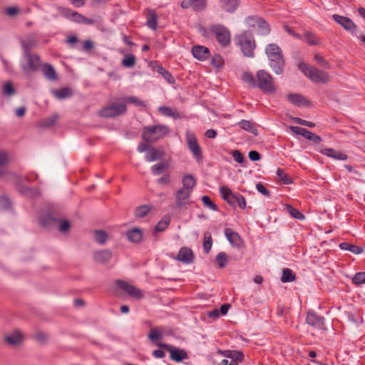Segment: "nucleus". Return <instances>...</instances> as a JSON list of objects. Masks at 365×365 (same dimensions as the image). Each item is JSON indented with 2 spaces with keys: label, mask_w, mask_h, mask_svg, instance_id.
I'll return each instance as SVG.
<instances>
[{
  "label": "nucleus",
  "mask_w": 365,
  "mask_h": 365,
  "mask_svg": "<svg viewBox=\"0 0 365 365\" xmlns=\"http://www.w3.org/2000/svg\"><path fill=\"white\" fill-rule=\"evenodd\" d=\"M306 42L310 46H315L319 44V39L316 36L309 31H305L304 34Z\"/></svg>",
  "instance_id": "nucleus-43"
},
{
  "label": "nucleus",
  "mask_w": 365,
  "mask_h": 365,
  "mask_svg": "<svg viewBox=\"0 0 365 365\" xmlns=\"http://www.w3.org/2000/svg\"><path fill=\"white\" fill-rule=\"evenodd\" d=\"M70 227H71V224H70L69 221L63 220L60 221L58 230H59V231H61L62 232H67L70 229Z\"/></svg>",
  "instance_id": "nucleus-64"
},
{
  "label": "nucleus",
  "mask_w": 365,
  "mask_h": 365,
  "mask_svg": "<svg viewBox=\"0 0 365 365\" xmlns=\"http://www.w3.org/2000/svg\"><path fill=\"white\" fill-rule=\"evenodd\" d=\"M299 68L314 83H327L329 81V76L327 73H325L315 67L308 66L305 63H299Z\"/></svg>",
  "instance_id": "nucleus-3"
},
{
  "label": "nucleus",
  "mask_w": 365,
  "mask_h": 365,
  "mask_svg": "<svg viewBox=\"0 0 365 365\" xmlns=\"http://www.w3.org/2000/svg\"><path fill=\"white\" fill-rule=\"evenodd\" d=\"M57 10L59 14L63 17L78 24L82 23L84 16L80 13L75 11L69 8H65L63 6H58Z\"/></svg>",
  "instance_id": "nucleus-12"
},
{
  "label": "nucleus",
  "mask_w": 365,
  "mask_h": 365,
  "mask_svg": "<svg viewBox=\"0 0 365 365\" xmlns=\"http://www.w3.org/2000/svg\"><path fill=\"white\" fill-rule=\"evenodd\" d=\"M314 59L317 62V63L325 68H330L329 63L325 60L323 56L319 53H315L314 56Z\"/></svg>",
  "instance_id": "nucleus-52"
},
{
  "label": "nucleus",
  "mask_w": 365,
  "mask_h": 365,
  "mask_svg": "<svg viewBox=\"0 0 365 365\" xmlns=\"http://www.w3.org/2000/svg\"><path fill=\"white\" fill-rule=\"evenodd\" d=\"M127 110L125 104L112 103L99 110V115L103 118H113L125 113Z\"/></svg>",
  "instance_id": "nucleus-8"
},
{
  "label": "nucleus",
  "mask_w": 365,
  "mask_h": 365,
  "mask_svg": "<svg viewBox=\"0 0 365 365\" xmlns=\"http://www.w3.org/2000/svg\"><path fill=\"white\" fill-rule=\"evenodd\" d=\"M158 72L162 75L165 79H166L169 83H173L174 82V78L173 77V76L168 71H166L164 68L163 67H159L158 69Z\"/></svg>",
  "instance_id": "nucleus-58"
},
{
  "label": "nucleus",
  "mask_w": 365,
  "mask_h": 365,
  "mask_svg": "<svg viewBox=\"0 0 365 365\" xmlns=\"http://www.w3.org/2000/svg\"><path fill=\"white\" fill-rule=\"evenodd\" d=\"M177 259L185 263L191 262L193 259L192 251L187 247L181 248L177 255Z\"/></svg>",
  "instance_id": "nucleus-23"
},
{
  "label": "nucleus",
  "mask_w": 365,
  "mask_h": 365,
  "mask_svg": "<svg viewBox=\"0 0 365 365\" xmlns=\"http://www.w3.org/2000/svg\"><path fill=\"white\" fill-rule=\"evenodd\" d=\"M242 79L245 83H247L252 88H256L257 79L255 78V77L251 73L246 72L243 73Z\"/></svg>",
  "instance_id": "nucleus-45"
},
{
  "label": "nucleus",
  "mask_w": 365,
  "mask_h": 365,
  "mask_svg": "<svg viewBox=\"0 0 365 365\" xmlns=\"http://www.w3.org/2000/svg\"><path fill=\"white\" fill-rule=\"evenodd\" d=\"M54 95L57 98L61 99L71 96V93L69 88H63L54 91Z\"/></svg>",
  "instance_id": "nucleus-49"
},
{
  "label": "nucleus",
  "mask_w": 365,
  "mask_h": 365,
  "mask_svg": "<svg viewBox=\"0 0 365 365\" xmlns=\"http://www.w3.org/2000/svg\"><path fill=\"white\" fill-rule=\"evenodd\" d=\"M158 346L168 351L170 354V359L173 361L180 362L187 358V354L183 349L175 348L172 345L167 344H158Z\"/></svg>",
  "instance_id": "nucleus-11"
},
{
  "label": "nucleus",
  "mask_w": 365,
  "mask_h": 365,
  "mask_svg": "<svg viewBox=\"0 0 365 365\" xmlns=\"http://www.w3.org/2000/svg\"><path fill=\"white\" fill-rule=\"evenodd\" d=\"M136 63V58L133 54H129L125 56L121 61V65L125 68H132Z\"/></svg>",
  "instance_id": "nucleus-38"
},
{
  "label": "nucleus",
  "mask_w": 365,
  "mask_h": 365,
  "mask_svg": "<svg viewBox=\"0 0 365 365\" xmlns=\"http://www.w3.org/2000/svg\"><path fill=\"white\" fill-rule=\"evenodd\" d=\"M147 25L153 30H155L158 26L157 15L151 9L147 10Z\"/></svg>",
  "instance_id": "nucleus-30"
},
{
  "label": "nucleus",
  "mask_w": 365,
  "mask_h": 365,
  "mask_svg": "<svg viewBox=\"0 0 365 365\" xmlns=\"http://www.w3.org/2000/svg\"><path fill=\"white\" fill-rule=\"evenodd\" d=\"M11 206V202L5 196L0 197V210H7Z\"/></svg>",
  "instance_id": "nucleus-60"
},
{
  "label": "nucleus",
  "mask_w": 365,
  "mask_h": 365,
  "mask_svg": "<svg viewBox=\"0 0 365 365\" xmlns=\"http://www.w3.org/2000/svg\"><path fill=\"white\" fill-rule=\"evenodd\" d=\"M215 261H216L219 268L225 267L228 262L227 255L224 252H220L216 256Z\"/></svg>",
  "instance_id": "nucleus-40"
},
{
  "label": "nucleus",
  "mask_w": 365,
  "mask_h": 365,
  "mask_svg": "<svg viewBox=\"0 0 365 365\" xmlns=\"http://www.w3.org/2000/svg\"><path fill=\"white\" fill-rule=\"evenodd\" d=\"M265 53L269 65L277 75L284 71L285 61L281 48L276 43H269L265 48Z\"/></svg>",
  "instance_id": "nucleus-1"
},
{
  "label": "nucleus",
  "mask_w": 365,
  "mask_h": 365,
  "mask_svg": "<svg viewBox=\"0 0 365 365\" xmlns=\"http://www.w3.org/2000/svg\"><path fill=\"white\" fill-rule=\"evenodd\" d=\"M112 257L113 253L108 249L96 251L93 253V259L95 262L101 264H106L108 263Z\"/></svg>",
  "instance_id": "nucleus-17"
},
{
  "label": "nucleus",
  "mask_w": 365,
  "mask_h": 365,
  "mask_svg": "<svg viewBox=\"0 0 365 365\" xmlns=\"http://www.w3.org/2000/svg\"><path fill=\"white\" fill-rule=\"evenodd\" d=\"M277 175L279 179L284 184L288 185L292 182V179L288 176V175L280 168L277 170Z\"/></svg>",
  "instance_id": "nucleus-48"
},
{
  "label": "nucleus",
  "mask_w": 365,
  "mask_h": 365,
  "mask_svg": "<svg viewBox=\"0 0 365 365\" xmlns=\"http://www.w3.org/2000/svg\"><path fill=\"white\" fill-rule=\"evenodd\" d=\"M235 41L245 56L254 57V50L256 47V44L251 32L245 31L240 35L236 36Z\"/></svg>",
  "instance_id": "nucleus-2"
},
{
  "label": "nucleus",
  "mask_w": 365,
  "mask_h": 365,
  "mask_svg": "<svg viewBox=\"0 0 365 365\" xmlns=\"http://www.w3.org/2000/svg\"><path fill=\"white\" fill-rule=\"evenodd\" d=\"M224 356L231 359L228 365H238L237 361H242L243 354L239 351H220Z\"/></svg>",
  "instance_id": "nucleus-25"
},
{
  "label": "nucleus",
  "mask_w": 365,
  "mask_h": 365,
  "mask_svg": "<svg viewBox=\"0 0 365 365\" xmlns=\"http://www.w3.org/2000/svg\"><path fill=\"white\" fill-rule=\"evenodd\" d=\"M116 284L130 296L138 299H140L143 297V292L133 285L120 279L116 281Z\"/></svg>",
  "instance_id": "nucleus-13"
},
{
  "label": "nucleus",
  "mask_w": 365,
  "mask_h": 365,
  "mask_svg": "<svg viewBox=\"0 0 365 365\" xmlns=\"http://www.w3.org/2000/svg\"><path fill=\"white\" fill-rule=\"evenodd\" d=\"M239 125L242 129L247 130L255 135H257V129L251 121L242 120L240 122H239Z\"/></svg>",
  "instance_id": "nucleus-33"
},
{
  "label": "nucleus",
  "mask_w": 365,
  "mask_h": 365,
  "mask_svg": "<svg viewBox=\"0 0 365 365\" xmlns=\"http://www.w3.org/2000/svg\"><path fill=\"white\" fill-rule=\"evenodd\" d=\"M295 279V274L293 272L289 269L285 268L282 271V275L281 277V281L284 283L293 282Z\"/></svg>",
  "instance_id": "nucleus-36"
},
{
  "label": "nucleus",
  "mask_w": 365,
  "mask_h": 365,
  "mask_svg": "<svg viewBox=\"0 0 365 365\" xmlns=\"http://www.w3.org/2000/svg\"><path fill=\"white\" fill-rule=\"evenodd\" d=\"M193 56L200 61L208 58L210 56L209 49L203 46H194L192 48Z\"/></svg>",
  "instance_id": "nucleus-19"
},
{
  "label": "nucleus",
  "mask_w": 365,
  "mask_h": 365,
  "mask_svg": "<svg viewBox=\"0 0 365 365\" xmlns=\"http://www.w3.org/2000/svg\"><path fill=\"white\" fill-rule=\"evenodd\" d=\"M19 13V9L16 6H9L5 10V14L9 16H14Z\"/></svg>",
  "instance_id": "nucleus-63"
},
{
  "label": "nucleus",
  "mask_w": 365,
  "mask_h": 365,
  "mask_svg": "<svg viewBox=\"0 0 365 365\" xmlns=\"http://www.w3.org/2000/svg\"><path fill=\"white\" fill-rule=\"evenodd\" d=\"M339 247L343 250L349 251L354 254L359 255L363 252V248L348 242H341Z\"/></svg>",
  "instance_id": "nucleus-29"
},
{
  "label": "nucleus",
  "mask_w": 365,
  "mask_h": 365,
  "mask_svg": "<svg viewBox=\"0 0 365 365\" xmlns=\"http://www.w3.org/2000/svg\"><path fill=\"white\" fill-rule=\"evenodd\" d=\"M307 323L316 328V329H324V319L314 312H308L306 318Z\"/></svg>",
  "instance_id": "nucleus-18"
},
{
  "label": "nucleus",
  "mask_w": 365,
  "mask_h": 365,
  "mask_svg": "<svg viewBox=\"0 0 365 365\" xmlns=\"http://www.w3.org/2000/svg\"><path fill=\"white\" fill-rule=\"evenodd\" d=\"M222 9L229 13L235 11L240 6V0H219Z\"/></svg>",
  "instance_id": "nucleus-24"
},
{
  "label": "nucleus",
  "mask_w": 365,
  "mask_h": 365,
  "mask_svg": "<svg viewBox=\"0 0 365 365\" xmlns=\"http://www.w3.org/2000/svg\"><path fill=\"white\" fill-rule=\"evenodd\" d=\"M203 250L206 254H208L212 248V239L211 233L209 232H205L203 236Z\"/></svg>",
  "instance_id": "nucleus-34"
},
{
  "label": "nucleus",
  "mask_w": 365,
  "mask_h": 365,
  "mask_svg": "<svg viewBox=\"0 0 365 365\" xmlns=\"http://www.w3.org/2000/svg\"><path fill=\"white\" fill-rule=\"evenodd\" d=\"M320 153L329 158H331L339 160H346L348 156L346 154L336 151L332 148H323L320 150Z\"/></svg>",
  "instance_id": "nucleus-20"
},
{
  "label": "nucleus",
  "mask_w": 365,
  "mask_h": 365,
  "mask_svg": "<svg viewBox=\"0 0 365 365\" xmlns=\"http://www.w3.org/2000/svg\"><path fill=\"white\" fill-rule=\"evenodd\" d=\"M287 100L295 106H301L307 102L304 96L297 93H290L287 95Z\"/></svg>",
  "instance_id": "nucleus-31"
},
{
  "label": "nucleus",
  "mask_w": 365,
  "mask_h": 365,
  "mask_svg": "<svg viewBox=\"0 0 365 365\" xmlns=\"http://www.w3.org/2000/svg\"><path fill=\"white\" fill-rule=\"evenodd\" d=\"M332 17L334 20L340 24L344 29L351 31V33L356 32L357 26L349 18L338 14H334Z\"/></svg>",
  "instance_id": "nucleus-16"
},
{
  "label": "nucleus",
  "mask_w": 365,
  "mask_h": 365,
  "mask_svg": "<svg viewBox=\"0 0 365 365\" xmlns=\"http://www.w3.org/2000/svg\"><path fill=\"white\" fill-rule=\"evenodd\" d=\"M163 155V153L161 150L153 148L146 153L145 158L148 162H153L161 158Z\"/></svg>",
  "instance_id": "nucleus-32"
},
{
  "label": "nucleus",
  "mask_w": 365,
  "mask_h": 365,
  "mask_svg": "<svg viewBox=\"0 0 365 365\" xmlns=\"http://www.w3.org/2000/svg\"><path fill=\"white\" fill-rule=\"evenodd\" d=\"M202 201L205 206L209 207L212 210L215 211L217 210V205L211 200V199L208 196H203L202 197Z\"/></svg>",
  "instance_id": "nucleus-57"
},
{
  "label": "nucleus",
  "mask_w": 365,
  "mask_h": 365,
  "mask_svg": "<svg viewBox=\"0 0 365 365\" xmlns=\"http://www.w3.org/2000/svg\"><path fill=\"white\" fill-rule=\"evenodd\" d=\"M95 241L101 245H104L108 240V234L101 230H95Z\"/></svg>",
  "instance_id": "nucleus-35"
},
{
  "label": "nucleus",
  "mask_w": 365,
  "mask_h": 365,
  "mask_svg": "<svg viewBox=\"0 0 365 365\" xmlns=\"http://www.w3.org/2000/svg\"><path fill=\"white\" fill-rule=\"evenodd\" d=\"M287 209L291 216L297 220H303L304 218V215L301 212L292 207V206L289 205Z\"/></svg>",
  "instance_id": "nucleus-56"
},
{
  "label": "nucleus",
  "mask_w": 365,
  "mask_h": 365,
  "mask_svg": "<svg viewBox=\"0 0 365 365\" xmlns=\"http://www.w3.org/2000/svg\"><path fill=\"white\" fill-rule=\"evenodd\" d=\"M207 4V0H183L180 6L184 9L192 8L195 11H200L205 10Z\"/></svg>",
  "instance_id": "nucleus-14"
},
{
  "label": "nucleus",
  "mask_w": 365,
  "mask_h": 365,
  "mask_svg": "<svg viewBox=\"0 0 365 365\" xmlns=\"http://www.w3.org/2000/svg\"><path fill=\"white\" fill-rule=\"evenodd\" d=\"M170 129L166 125H158L145 127L143 132V139L146 143H154L166 135Z\"/></svg>",
  "instance_id": "nucleus-5"
},
{
  "label": "nucleus",
  "mask_w": 365,
  "mask_h": 365,
  "mask_svg": "<svg viewBox=\"0 0 365 365\" xmlns=\"http://www.w3.org/2000/svg\"><path fill=\"white\" fill-rule=\"evenodd\" d=\"M231 154L234 158V160L237 162L238 163H242L244 161V156L243 155L237 150H232L231 152Z\"/></svg>",
  "instance_id": "nucleus-62"
},
{
  "label": "nucleus",
  "mask_w": 365,
  "mask_h": 365,
  "mask_svg": "<svg viewBox=\"0 0 365 365\" xmlns=\"http://www.w3.org/2000/svg\"><path fill=\"white\" fill-rule=\"evenodd\" d=\"M256 88L265 93L272 94L276 91V86L273 77L264 70H259L256 73Z\"/></svg>",
  "instance_id": "nucleus-4"
},
{
  "label": "nucleus",
  "mask_w": 365,
  "mask_h": 365,
  "mask_svg": "<svg viewBox=\"0 0 365 365\" xmlns=\"http://www.w3.org/2000/svg\"><path fill=\"white\" fill-rule=\"evenodd\" d=\"M42 72L45 77L51 81H56L57 75L53 67L49 63H45L42 66Z\"/></svg>",
  "instance_id": "nucleus-27"
},
{
  "label": "nucleus",
  "mask_w": 365,
  "mask_h": 365,
  "mask_svg": "<svg viewBox=\"0 0 365 365\" xmlns=\"http://www.w3.org/2000/svg\"><path fill=\"white\" fill-rule=\"evenodd\" d=\"M24 56L26 59V63L21 64V68L26 75H30L38 68L41 63L40 57L34 53L24 54Z\"/></svg>",
  "instance_id": "nucleus-10"
},
{
  "label": "nucleus",
  "mask_w": 365,
  "mask_h": 365,
  "mask_svg": "<svg viewBox=\"0 0 365 365\" xmlns=\"http://www.w3.org/2000/svg\"><path fill=\"white\" fill-rule=\"evenodd\" d=\"M182 187H181L183 190H187L190 192H192V190L195 187L196 185V180L194 176L191 174H187L185 175L182 180Z\"/></svg>",
  "instance_id": "nucleus-26"
},
{
  "label": "nucleus",
  "mask_w": 365,
  "mask_h": 365,
  "mask_svg": "<svg viewBox=\"0 0 365 365\" xmlns=\"http://www.w3.org/2000/svg\"><path fill=\"white\" fill-rule=\"evenodd\" d=\"M304 137L307 139L313 141L314 143L318 144L322 142V138L319 135L312 133L311 131L306 130Z\"/></svg>",
  "instance_id": "nucleus-50"
},
{
  "label": "nucleus",
  "mask_w": 365,
  "mask_h": 365,
  "mask_svg": "<svg viewBox=\"0 0 365 365\" xmlns=\"http://www.w3.org/2000/svg\"><path fill=\"white\" fill-rule=\"evenodd\" d=\"M9 156L6 152L0 150V176L5 173L4 165L9 162Z\"/></svg>",
  "instance_id": "nucleus-39"
},
{
  "label": "nucleus",
  "mask_w": 365,
  "mask_h": 365,
  "mask_svg": "<svg viewBox=\"0 0 365 365\" xmlns=\"http://www.w3.org/2000/svg\"><path fill=\"white\" fill-rule=\"evenodd\" d=\"M3 93L6 96H11L15 93V89L11 81H7L3 86Z\"/></svg>",
  "instance_id": "nucleus-53"
},
{
  "label": "nucleus",
  "mask_w": 365,
  "mask_h": 365,
  "mask_svg": "<svg viewBox=\"0 0 365 365\" xmlns=\"http://www.w3.org/2000/svg\"><path fill=\"white\" fill-rule=\"evenodd\" d=\"M126 101L133 103L137 106L146 108L145 103L135 96H129L126 98Z\"/></svg>",
  "instance_id": "nucleus-59"
},
{
  "label": "nucleus",
  "mask_w": 365,
  "mask_h": 365,
  "mask_svg": "<svg viewBox=\"0 0 365 365\" xmlns=\"http://www.w3.org/2000/svg\"><path fill=\"white\" fill-rule=\"evenodd\" d=\"M21 44L23 49L24 54L31 53L30 50L35 46L36 41L33 38H29L26 41H21Z\"/></svg>",
  "instance_id": "nucleus-37"
},
{
  "label": "nucleus",
  "mask_w": 365,
  "mask_h": 365,
  "mask_svg": "<svg viewBox=\"0 0 365 365\" xmlns=\"http://www.w3.org/2000/svg\"><path fill=\"white\" fill-rule=\"evenodd\" d=\"M225 235L232 245L235 247H240L241 245L242 241L240 236L232 229L226 228L225 230Z\"/></svg>",
  "instance_id": "nucleus-21"
},
{
  "label": "nucleus",
  "mask_w": 365,
  "mask_h": 365,
  "mask_svg": "<svg viewBox=\"0 0 365 365\" xmlns=\"http://www.w3.org/2000/svg\"><path fill=\"white\" fill-rule=\"evenodd\" d=\"M170 223V220L168 218H164L158 222V223L155 227V230L156 232H162L166 229Z\"/></svg>",
  "instance_id": "nucleus-54"
},
{
  "label": "nucleus",
  "mask_w": 365,
  "mask_h": 365,
  "mask_svg": "<svg viewBox=\"0 0 365 365\" xmlns=\"http://www.w3.org/2000/svg\"><path fill=\"white\" fill-rule=\"evenodd\" d=\"M150 211V207L148 205H140L135 210V215L136 217L142 218L148 215Z\"/></svg>",
  "instance_id": "nucleus-44"
},
{
  "label": "nucleus",
  "mask_w": 365,
  "mask_h": 365,
  "mask_svg": "<svg viewBox=\"0 0 365 365\" xmlns=\"http://www.w3.org/2000/svg\"><path fill=\"white\" fill-rule=\"evenodd\" d=\"M168 163H166L165 162H162V163L155 164L153 166H152L151 170L155 175H158L161 173H163L165 170H166L168 168Z\"/></svg>",
  "instance_id": "nucleus-47"
},
{
  "label": "nucleus",
  "mask_w": 365,
  "mask_h": 365,
  "mask_svg": "<svg viewBox=\"0 0 365 365\" xmlns=\"http://www.w3.org/2000/svg\"><path fill=\"white\" fill-rule=\"evenodd\" d=\"M185 138L188 149L192 153L197 163H202L203 160V155L195 135L190 130H187L185 133Z\"/></svg>",
  "instance_id": "nucleus-7"
},
{
  "label": "nucleus",
  "mask_w": 365,
  "mask_h": 365,
  "mask_svg": "<svg viewBox=\"0 0 365 365\" xmlns=\"http://www.w3.org/2000/svg\"><path fill=\"white\" fill-rule=\"evenodd\" d=\"M220 192L222 198L232 206L238 205L241 209L246 208L245 198L240 193L233 192L227 186H221Z\"/></svg>",
  "instance_id": "nucleus-6"
},
{
  "label": "nucleus",
  "mask_w": 365,
  "mask_h": 365,
  "mask_svg": "<svg viewBox=\"0 0 365 365\" xmlns=\"http://www.w3.org/2000/svg\"><path fill=\"white\" fill-rule=\"evenodd\" d=\"M262 18L257 16H248L245 19V22L248 27L255 28L258 27Z\"/></svg>",
  "instance_id": "nucleus-42"
},
{
  "label": "nucleus",
  "mask_w": 365,
  "mask_h": 365,
  "mask_svg": "<svg viewBox=\"0 0 365 365\" xmlns=\"http://www.w3.org/2000/svg\"><path fill=\"white\" fill-rule=\"evenodd\" d=\"M210 31L215 34L217 41L222 46H227L230 43V33L227 28L222 25H213Z\"/></svg>",
  "instance_id": "nucleus-9"
},
{
  "label": "nucleus",
  "mask_w": 365,
  "mask_h": 365,
  "mask_svg": "<svg viewBox=\"0 0 365 365\" xmlns=\"http://www.w3.org/2000/svg\"><path fill=\"white\" fill-rule=\"evenodd\" d=\"M158 110L163 115L173 117V118L177 117V113L169 107L160 106L158 108Z\"/></svg>",
  "instance_id": "nucleus-51"
},
{
  "label": "nucleus",
  "mask_w": 365,
  "mask_h": 365,
  "mask_svg": "<svg viewBox=\"0 0 365 365\" xmlns=\"http://www.w3.org/2000/svg\"><path fill=\"white\" fill-rule=\"evenodd\" d=\"M192 192L183 190L182 188L178 189L175 192V207L181 208L189 204V198Z\"/></svg>",
  "instance_id": "nucleus-15"
},
{
  "label": "nucleus",
  "mask_w": 365,
  "mask_h": 365,
  "mask_svg": "<svg viewBox=\"0 0 365 365\" xmlns=\"http://www.w3.org/2000/svg\"><path fill=\"white\" fill-rule=\"evenodd\" d=\"M126 237L130 242H139L143 237L140 230L134 228L127 232Z\"/></svg>",
  "instance_id": "nucleus-28"
},
{
  "label": "nucleus",
  "mask_w": 365,
  "mask_h": 365,
  "mask_svg": "<svg viewBox=\"0 0 365 365\" xmlns=\"http://www.w3.org/2000/svg\"><path fill=\"white\" fill-rule=\"evenodd\" d=\"M58 120L57 114H53L50 117L45 118L41 121V125L45 128H49L53 125Z\"/></svg>",
  "instance_id": "nucleus-41"
},
{
  "label": "nucleus",
  "mask_w": 365,
  "mask_h": 365,
  "mask_svg": "<svg viewBox=\"0 0 365 365\" xmlns=\"http://www.w3.org/2000/svg\"><path fill=\"white\" fill-rule=\"evenodd\" d=\"M259 31L258 34L262 36L268 35L270 33V27L268 23L264 21L263 19L260 21L259 26Z\"/></svg>",
  "instance_id": "nucleus-46"
},
{
  "label": "nucleus",
  "mask_w": 365,
  "mask_h": 365,
  "mask_svg": "<svg viewBox=\"0 0 365 365\" xmlns=\"http://www.w3.org/2000/svg\"><path fill=\"white\" fill-rule=\"evenodd\" d=\"M23 334L19 330H16L11 334L5 336V341L11 346H17L22 342Z\"/></svg>",
  "instance_id": "nucleus-22"
},
{
  "label": "nucleus",
  "mask_w": 365,
  "mask_h": 365,
  "mask_svg": "<svg viewBox=\"0 0 365 365\" xmlns=\"http://www.w3.org/2000/svg\"><path fill=\"white\" fill-rule=\"evenodd\" d=\"M162 337L161 333L155 329H152L148 335V338L152 341H155Z\"/></svg>",
  "instance_id": "nucleus-61"
},
{
  "label": "nucleus",
  "mask_w": 365,
  "mask_h": 365,
  "mask_svg": "<svg viewBox=\"0 0 365 365\" xmlns=\"http://www.w3.org/2000/svg\"><path fill=\"white\" fill-rule=\"evenodd\" d=\"M353 282L356 285L365 284V272H358L352 278Z\"/></svg>",
  "instance_id": "nucleus-55"
}]
</instances>
